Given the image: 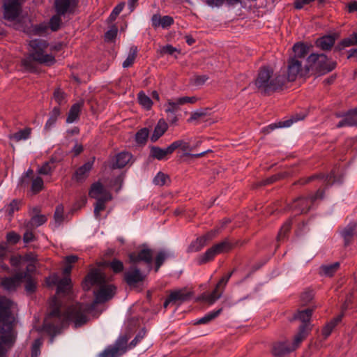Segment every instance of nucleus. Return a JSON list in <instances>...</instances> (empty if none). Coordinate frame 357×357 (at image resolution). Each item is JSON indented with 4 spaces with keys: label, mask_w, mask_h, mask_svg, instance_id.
Returning a JSON list of instances; mask_svg holds the SVG:
<instances>
[{
    "label": "nucleus",
    "mask_w": 357,
    "mask_h": 357,
    "mask_svg": "<svg viewBox=\"0 0 357 357\" xmlns=\"http://www.w3.org/2000/svg\"><path fill=\"white\" fill-rule=\"evenodd\" d=\"M51 311L45 319L44 330L52 335L51 343L54 341V336L61 332V328L68 321L75 324V327H80L88 321L87 313L91 310L88 304L76 303L68 308L64 314H61L60 305L56 298H53L51 301Z\"/></svg>",
    "instance_id": "1"
},
{
    "label": "nucleus",
    "mask_w": 357,
    "mask_h": 357,
    "mask_svg": "<svg viewBox=\"0 0 357 357\" xmlns=\"http://www.w3.org/2000/svg\"><path fill=\"white\" fill-rule=\"evenodd\" d=\"M93 285H97L99 287L94 292L95 303H105L111 299L115 294L116 287L107 284L105 274L97 268L91 270L82 283L83 289L85 290H89Z\"/></svg>",
    "instance_id": "2"
},
{
    "label": "nucleus",
    "mask_w": 357,
    "mask_h": 357,
    "mask_svg": "<svg viewBox=\"0 0 357 357\" xmlns=\"http://www.w3.org/2000/svg\"><path fill=\"white\" fill-rule=\"evenodd\" d=\"M49 44L43 39L31 40L29 42V56L22 60L23 66L29 70L34 69L33 61L46 66L53 65L56 60L55 56L47 52Z\"/></svg>",
    "instance_id": "3"
},
{
    "label": "nucleus",
    "mask_w": 357,
    "mask_h": 357,
    "mask_svg": "<svg viewBox=\"0 0 357 357\" xmlns=\"http://www.w3.org/2000/svg\"><path fill=\"white\" fill-rule=\"evenodd\" d=\"M257 88L264 94H269L282 89L284 85V78L281 71L275 73L271 66H261L255 81Z\"/></svg>",
    "instance_id": "4"
},
{
    "label": "nucleus",
    "mask_w": 357,
    "mask_h": 357,
    "mask_svg": "<svg viewBox=\"0 0 357 357\" xmlns=\"http://www.w3.org/2000/svg\"><path fill=\"white\" fill-rule=\"evenodd\" d=\"M13 306L14 303L10 299L0 296V333L2 334L13 330L15 320Z\"/></svg>",
    "instance_id": "5"
},
{
    "label": "nucleus",
    "mask_w": 357,
    "mask_h": 357,
    "mask_svg": "<svg viewBox=\"0 0 357 357\" xmlns=\"http://www.w3.org/2000/svg\"><path fill=\"white\" fill-rule=\"evenodd\" d=\"M307 71L313 70L319 74H326L335 68V61L329 60L324 54H311L307 59Z\"/></svg>",
    "instance_id": "6"
},
{
    "label": "nucleus",
    "mask_w": 357,
    "mask_h": 357,
    "mask_svg": "<svg viewBox=\"0 0 357 357\" xmlns=\"http://www.w3.org/2000/svg\"><path fill=\"white\" fill-rule=\"evenodd\" d=\"M71 270L72 266L66 264V266L63 270L64 277L60 278L57 274H53L47 279L46 282L47 285L51 286L56 284V293L58 294H68L72 287L71 280L69 277Z\"/></svg>",
    "instance_id": "7"
},
{
    "label": "nucleus",
    "mask_w": 357,
    "mask_h": 357,
    "mask_svg": "<svg viewBox=\"0 0 357 357\" xmlns=\"http://www.w3.org/2000/svg\"><path fill=\"white\" fill-rule=\"evenodd\" d=\"M307 67L304 70L302 67V62L297 58H290L288 61L287 70L281 71V75L284 78V85L294 82L298 76H303L307 73Z\"/></svg>",
    "instance_id": "8"
},
{
    "label": "nucleus",
    "mask_w": 357,
    "mask_h": 357,
    "mask_svg": "<svg viewBox=\"0 0 357 357\" xmlns=\"http://www.w3.org/2000/svg\"><path fill=\"white\" fill-rule=\"evenodd\" d=\"M231 245L227 241H224L217 243L208 249L203 255L197 257V264L199 265L206 264L212 261L217 255L224 252H227L231 249Z\"/></svg>",
    "instance_id": "9"
},
{
    "label": "nucleus",
    "mask_w": 357,
    "mask_h": 357,
    "mask_svg": "<svg viewBox=\"0 0 357 357\" xmlns=\"http://www.w3.org/2000/svg\"><path fill=\"white\" fill-rule=\"evenodd\" d=\"M324 192L321 190H318L314 195L310 196L307 198H298L291 205V209L296 214H301L307 212L313 202L317 199H322Z\"/></svg>",
    "instance_id": "10"
},
{
    "label": "nucleus",
    "mask_w": 357,
    "mask_h": 357,
    "mask_svg": "<svg viewBox=\"0 0 357 357\" xmlns=\"http://www.w3.org/2000/svg\"><path fill=\"white\" fill-rule=\"evenodd\" d=\"M234 272V270H233L229 273L225 275L217 283L213 291L211 293L203 294L202 295V299L210 305L213 304L218 299L221 297L224 289Z\"/></svg>",
    "instance_id": "11"
},
{
    "label": "nucleus",
    "mask_w": 357,
    "mask_h": 357,
    "mask_svg": "<svg viewBox=\"0 0 357 357\" xmlns=\"http://www.w3.org/2000/svg\"><path fill=\"white\" fill-rule=\"evenodd\" d=\"M26 0H3L4 19L15 21L22 12V6Z\"/></svg>",
    "instance_id": "12"
},
{
    "label": "nucleus",
    "mask_w": 357,
    "mask_h": 357,
    "mask_svg": "<svg viewBox=\"0 0 357 357\" xmlns=\"http://www.w3.org/2000/svg\"><path fill=\"white\" fill-rule=\"evenodd\" d=\"M128 337L123 336L119 338L114 345L108 347L98 357H119L127 350Z\"/></svg>",
    "instance_id": "13"
},
{
    "label": "nucleus",
    "mask_w": 357,
    "mask_h": 357,
    "mask_svg": "<svg viewBox=\"0 0 357 357\" xmlns=\"http://www.w3.org/2000/svg\"><path fill=\"white\" fill-rule=\"evenodd\" d=\"M153 251L146 247H144L138 252H131L128 255L129 261L135 265L139 262H144L149 266V270L151 268Z\"/></svg>",
    "instance_id": "14"
},
{
    "label": "nucleus",
    "mask_w": 357,
    "mask_h": 357,
    "mask_svg": "<svg viewBox=\"0 0 357 357\" xmlns=\"http://www.w3.org/2000/svg\"><path fill=\"white\" fill-rule=\"evenodd\" d=\"M78 0H55V12L63 16L73 14L77 8Z\"/></svg>",
    "instance_id": "15"
},
{
    "label": "nucleus",
    "mask_w": 357,
    "mask_h": 357,
    "mask_svg": "<svg viewBox=\"0 0 357 357\" xmlns=\"http://www.w3.org/2000/svg\"><path fill=\"white\" fill-rule=\"evenodd\" d=\"M145 278L146 275L134 264L124 273V280L130 287H136L138 283L143 282Z\"/></svg>",
    "instance_id": "16"
},
{
    "label": "nucleus",
    "mask_w": 357,
    "mask_h": 357,
    "mask_svg": "<svg viewBox=\"0 0 357 357\" xmlns=\"http://www.w3.org/2000/svg\"><path fill=\"white\" fill-rule=\"evenodd\" d=\"M89 195L96 200H112V199L111 193L98 181L91 185Z\"/></svg>",
    "instance_id": "17"
},
{
    "label": "nucleus",
    "mask_w": 357,
    "mask_h": 357,
    "mask_svg": "<svg viewBox=\"0 0 357 357\" xmlns=\"http://www.w3.org/2000/svg\"><path fill=\"white\" fill-rule=\"evenodd\" d=\"M26 275V273L20 272L13 277L5 278L1 280V286L8 291L14 290Z\"/></svg>",
    "instance_id": "18"
},
{
    "label": "nucleus",
    "mask_w": 357,
    "mask_h": 357,
    "mask_svg": "<svg viewBox=\"0 0 357 357\" xmlns=\"http://www.w3.org/2000/svg\"><path fill=\"white\" fill-rule=\"evenodd\" d=\"M93 160L88 161L82 166L79 167L73 176V178L77 182L84 181L89 176V172L92 169Z\"/></svg>",
    "instance_id": "19"
},
{
    "label": "nucleus",
    "mask_w": 357,
    "mask_h": 357,
    "mask_svg": "<svg viewBox=\"0 0 357 357\" xmlns=\"http://www.w3.org/2000/svg\"><path fill=\"white\" fill-rule=\"evenodd\" d=\"M151 23L153 28L161 26L163 29L169 27L174 23L171 16L165 15L162 17L160 14H154L151 17Z\"/></svg>",
    "instance_id": "20"
},
{
    "label": "nucleus",
    "mask_w": 357,
    "mask_h": 357,
    "mask_svg": "<svg viewBox=\"0 0 357 357\" xmlns=\"http://www.w3.org/2000/svg\"><path fill=\"white\" fill-rule=\"evenodd\" d=\"M293 351L289 342H278L273 344L272 354L275 357H282Z\"/></svg>",
    "instance_id": "21"
},
{
    "label": "nucleus",
    "mask_w": 357,
    "mask_h": 357,
    "mask_svg": "<svg viewBox=\"0 0 357 357\" xmlns=\"http://www.w3.org/2000/svg\"><path fill=\"white\" fill-rule=\"evenodd\" d=\"M310 331L311 328L307 324H301L300 326L298 332L295 335L293 343L290 344L293 351L299 347L300 344L306 338Z\"/></svg>",
    "instance_id": "22"
},
{
    "label": "nucleus",
    "mask_w": 357,
    "mask_h": 357,
    "mask_svg": "<svg viewBox=\"0 0 357 357\" xmlns=\"http://www.w3.org/2000/svg\"><path fill=\"white\" fill-rule=\"evenodd\" d=\"M337 128L344 126H357V109L350 110L344 116V119L337 124Z\"/></svg>",
    "instance_id": "23"
},
{
    "label": "nucleus",
    "mask_w": 357,
    "mask_h": 357,
    "mask_svg": "<svg viewBox=\"0 0 357 357\" xmlns=\"http://www.w3.org/2000/svg\"><path fill=\"white\" fill-rule=\"evenodd\" d=\"M131 158L132 155L128 152L119 153L115 156L111 167L112 169L123 168L130 162Z\"/></svg>",
    "instance_id": "24"
},
{
    "label": "nucleus",
    "mask_w": 357,
    "mask_h": 357,
    "mask_svg": "<svg viewBox=\"0 0 357 357\" xmlns=\"http://www.w3.org/2000/svg\"><path fill=\"white\" fill-rule=\"evenodd\" d=\"M174 152L172 149V144L166 149H161L158 146H153L151 149V155L159 160H164L168 155Z\"/></svg>",
    "instance_id": "25"
},
{
    "label": "nucleus",
    "mask_w": 357,
    "mask_h": 357,
    "mask_svg": "<svg viewBox=\"0 0 357 357\" xmlns=\"http://www.w3.org/2000/svg\"><path fill=\"white\" fill-rule=\"evenodd\" d=\"M82 106V102H77L72 105L66 119L68 123H72L79 118Z\"/></svg>",
    "instance_id": "26"
},
{
    "label": "nucleus",
    "mask_w": 357,
    "mask_h": 357,
    "mask_svg": "<svg viewBox=\"0 0 357 357\" xmlns=\"http://www.w3.org/2000/svg\"><path fill=\"white\" fill-rule=\"evenodd\" d=\"M171 300H173V303H183L190 299L191 294L185 290L180 289L170 293Z\"/></svg>",
    "instance_id": "27"
},
{
    "label": "nucleus",
    "mask_w": 357,
    "mask_h": 357,
    "mask_svg": "<svg viewBox=\"0 0 357 357\" xmlns=\"http://www.w3.org/2000/svg\"><path fill=\"white\" fill-rule=\"evenodd\" d=\"M167 125L163 120H160L154 128L153 133L151 136L153 142H156L167 130Z\"/></svg>",
    "instance_id": "28"
},
{
    "label": "nucleus",
    "mask_w": 357,
    "mask_h": 357,
    "mask_svg": "<svg viewBox=\"0 0 357 357\" xmlns=\"http://www.w3.org/2000/svg\"><path fill=\"white\" fill-rule=\"evenodd\" d=\"M335 43V38L332 36H325L321 38H319L316 44L323 50H330Z\"/></svg>",
    "instance_id": "29"
},
{
    "label": "nucleus",
    "mask_w": 357,
    "mask_h": 357,
    "mask_svg": "<svg viewBox=\"0 0 357 357\" xmlns=\"http://www.w3.org/2000/svg\"><path fill=\"white\" fill-rule=\"evenodd\" d=\"M181 98L168 100L165 105V112L172 114L177 112L180 109V107L183 105V102H181Z\"/></svg>",
    "instance_id": "30"
},
{
    "label": "nucleus",
    "mask_w": 357,
    "mask_h": 357,
    "mask_svg": "<svg viewBox=\"0 0 357 357\" xmlns=\"http://www.w3.org/2000/svg\"><path fill=\"white\" fill-rule=\"evenodd\" d=\"M342 315H338L337 317L328 322L322 329V335L326 339L332 333L336 325L342 320Z\"/></svg>",
    "instance_id": "31"
},
{
    "label": "nucleus",
    "mask_w": 357,
    "mask_h": 357,
    "mask_svg": "<svg viewBox=\"0 0 357 357\" xmlns=\"http://www.w3.org/2000/svg\"><path fill=\"white\" fill-rule=\"evenodd\" d=\"M206 237L200 236L192 241L188 248V252H196L201 250L206 245Z\"/></svg>",
    "instance_id": "32"
},
{
    "label": "nucleus",
    "mask_w": 357,
    "mask_h": 357,
    "mask_svg": "<svg viewBox=\"0 0 357 357\" xmlns=\"http://www.w3.org/2000/svg\"><path fill=\"white\" fill-rule=\"evenodd\" d=\"M303 119V116L300 117V118L296 117V118H293V119H289V120H287V121H284L282 122L280 121L278 123H272V124L269 125L267 128H264V132L269 133L270 132H271L272 130H273L274 129H275L277 128L289 127L293 123V122L297 121H298L300 119Z\"/></svg>",
    "instance_id": "33"
},
{
    "label": "nucleus",
    "mask_w": 357,
    "mask_h": 357,
    "mask_svg": "<svg viewBox=\"0 0 357 357\" xmlns=\"http://www.w3.org/2000/svg\"><path fill=\"white\" fill-rule=\"evenodd\" d=\"M222 309L220 308L217 310L209 312L208 313L206 314L203 317L197 319L195 321V324H206L211 322L212 320L215 319L216 317H218L220 313L222 312Z\"/></svg>",
    "instance_id": "34"
},
{
    "label": "nucleus",
    "mask_w": 357,
    "mask_h": 357,
    "mask_svg": "<svg viewBox=\"0 0 357 357\" xmlns=\"http://www.w3.org/2000/svg\"><path fill=\"white\" fill-rule=\"evenodd\" d=\"M308 47L306 45L302 43H297L293 46V51L294 52V57L298 59L304 58L308 53Z\"/></svg>",
    "instance_id": "35"
},
{
    "label": "nucleus",
    "mask_w": 357,
    "mask_h": 357,
    "mask_svg": "<svg viewBox=\"0 0 357 357\" xmlns=\"http://www.w3.org/2000/svg\"><path fill=\"white\" fill-rule=\"evenodd\" d=\"M312 314V309H305L303 310L298 311L296 314L294 315L295 319H299L302 324H307L309 325L310 318Z\"/></svg>",
    "instance_id": "36"
},
{
    "label": "nucleus",
    "mask_w": 357,
    "mask_h": 357,
    "mask_svg": "<svg viewBox=\"0 0 357 357\" xmlns=\"http://www.w3.org/2000/svg\"><path fill=\"white\" fill-rule=\"evenodd\" d=\"M31 132V129L30 128H26L13 133V135H10L9 137L10 139L17 142L21 140H26L29 138Z\"/></svg>",
    "instance_id": "37"
},
{
    "label": "nucleus",
    "mask_w": 357,
    "mask_h": 357,
    "mask_svg": "<svg viewBox=\"0 0 357 357\" xmlns=\"http://www.w3.org/2000/svg\"><path fill=\"white\" fill-rule=\"evenodd\" d=\"M339 267V262H335L328 265H324L321 266V273L326 276L331 277L338 270Z\"/></svg>",
    "instance_id": "38"
},
{
    "label": "nucleus",
    "mask_w": 357,
    "mask_h": 357,
    "mask_svg": "<svg viewBox=\"0 0 357 357\" xmlns=\"http://www.w3.org/2000/svg\"><path fill=\"white\" fill-rule=\"evenodd\" d=\"M47 221L46 216L43 215H36L31 218L27 224V227L29 229L38 227Z\"/></svg>",
    "instance_id": "39"
},
{
    "label": "nucleus",
    "mask_w": 357,
    "mask_h": 357,
    "mask_svg": "<svg viewBox=\"0 0 357 357\" xmlns=\"http://www.w3.org/2000/svg\"><path fill=\"white\" fill-rule=\"evenodd\" d=\"M137 47L133 46V47H130L129 54H128L126 59L123 63V68L130 67L134 63V61L137 57Z\"/></svg>",
    "instance_id": "40"
},
{
    "label": "nucleus",
    "mask_w": 357,
    "mask_h": 357,
    "mask_svg": "<svg viewBox=\"0 0 357 357\" xmlns=\"http://www.w3.org/2000/svg\"><path fill=\"white\" fill-rule=\"evenodd\" d=\"M357 226L356 222H350L342 231V235L344 238L345 243H347L348 241L353 236L354 231L356 229Z\"/></svg>",
    "instance_id": "41"
},
{
    "label": "nucleus",
    "mask_w": 357,
    "mask_h": 357,
    "mask_svg": "<svg viewBox=\"0 0 357 357\" xmlns=\"http://www.w3.org/2000/svg\"><path fill=\"white\" fill-rule=\"evenodd\" d=\"M138 101L139 103L146 109H150L153 105V102L151 98L143 91L138 93Z\"/></svg>",
    "instance_id": "42"
},
{
    "label": "nucleus",
    "mask_w": 357,
    "mask_h": 357,
    "mask_svg": "<svg viewBox=\"0 0 357 357\" xmlns=\"http://www.w3.org/2000/svg\"><path fill=\"white\" fill-rule=\"evenodd\" d=\"M62 16L63 15H59L58 13H56V14L54 15L51 17L49 24H50V28L51 29L52 31H56L57 30L59 29L61 24V22H62V20H61Z\"/></svg>",
    "instance_id": "43"
},
{
    "label": "nucleus",
    "mask_w": 357,
    "mask_h": 357,
    "mask_svg": "<svg viewBox=\"0 0 357 357\" xmlns=\"http://www.w3.org/2000/svg\"><path fill=\"white\" fill-rule=\"evenodd\" d=\"M241 0H206V3L212 7L221 6L225 2H226L228 5H235L240 2Z\"/></svg>",
    "instance_id": "44"
},
{
    "label": "nucleus",
    "mask_w": 357,
    "mask_h": 357,
    "mask_svg": "<svg viewBox=\"0 0 357 357\" xmlns=\"http://www.w3.org/2000/svg\"><path fill=\"white\" fill-rule=\"evenodd\" d=\"M60 114V109L56 107H54L50 113V116L45 124V128H50L52 127L56 121L57 118L59 116Z\"/></svg>",
    "instance_id": "45"
},
{
    "label": "nucleus",
    "mask_w": 357,
    "mask_h": 357,
    "mask_svg": "<svg viewBox=\"0 0 357 357\" xmlns=\"http://www.w3.org/2000/svg\"><path fill=\"white\" fill-rule=\"evenodd\" d=\"M43 180L42 178L37 176L33 179L31 189L33 194H37L43 190Z\"/></svg>",
    "instance_id": "46"
},
{
    "label": "nucleus",
    "mask_w": 357,
    "mask_h": 357,
    "mask_svg": "<svg viewBox=\"0 0 357 357\" xmlns=\"http://www.w3.org/2000/svg\"><path fill=\"white\" fill-rule=\"evenodd\" d=\"M149 132L146 128L139 130L135 135L136 142L138 144H145L147 140Z\"/></svg>",
    "instance_id": "47"
},
{
    "label": "nucleus",
    "mask_w": 357,
    "mask_h": 357,
    "mask_svg": "<svg viewBox=\"0 0 357 357\" xmlns=\"http://www.w3.org/2000/svg\"><path fill=\"white\" fill-rule=\"evenodd\" d=\"M109 201L104 199L96 200L94 206V215L97 219L100 218V212L105 209V203Z\"/></svg>",
    "instance_id": "48"
},
{
    "label": "nucleus",
    "mask_w": 357,
    "mask_h": 357,
    "mask_svg": "<svg viewBox=\"0 0 357 357\" xmlns=\"http://www.w3.org/2000/svg\"><path fill=\"white\" fill-rule=\"evenodd\" d=\"M167 257L168 255L165 251H160L158 253L155 259V272L158 271L159 268L162 265Z\"/></svg>",
    "instance_id": "49"
},
{
    "label": "nucleus",
    "mask_w": 357,
    "mask_h": 357,
    "mask_svg": "<svg viewBox=\"0 0 357 357\" xmlns=\"http://www.w3.org/2000/svg\"><path fill=\"white\" fill-rule=\"evenodd\" d=\"M340 45L343 47L357 45V31L351 34L349 38L343 39L340 42Z\"/></svg>",
    "instance_id": "50"
},
{
    "label": "nucleus",
    "mask_w": 357,
    "mask_h": 357,
    "mask_svg": "<svg viewBox=\"0 0 357 357\" xmlns=\"http://www.w3.org/2000/svg\"><path fill=\"white\" fill-rule=\"evenodd\" d=\"M19 208L20 202L17 199H14L5 207V211L8 215L12 216L15 211H18Z\"/></svg>",
    "instance_id": "51"
},
{
    "label": "nucleus",
    "mask_w": 357,
    "mask_h": 357,
    "mask_svg": "<svg viewBox=\"0 0 357 357\" xmlns=\"http://www.w3.org/2000/svg\"><path fill=\"white\" fill-rule=\"evenodd\" d=\"M208 77L206 75H195L191 79V83L195 86L203 85L207 80Z\"/></svg>",
    "instance_id": "52"
},
{
    "label": "nucleus",
    "mask_w": 357,
    "mask_h": 357,
    "mask_svg": "<svg viewBox=\"0 0 357 357\" xmlns=\"http://www.w3.org/2000/svg\"><path fill=\"white\" fill-rule=\"evenodd\" d=\"M109 267L114 273H119L123 270V264L121 261L114 259L109 263Z\"/></svg>",
    "instance_id": "53"
},
{
    "label": "nucleus",
    "mask_w": 357,
    "mask_h": 357,
    "mask_svg": "<svg viewBox=\"0 0 357 357\" xmlns=\"http://www.w3.org/2000/svg\"><path fill=\"white\" fill-rule=\"evenodd\" d=\"M178 148H181L184 151L190 150L189 143L183 140H177L172 143V149L174 151Z\"/></svg>",
    "instance_id": "54"
},
{
    "label": "nucleus",
    "mask_w": 357,
    "mask_h": 357,
    "mask_svg": "<svg viewBox=\"0 0 357 357\" xmlns=\"http://www.w3.org/2000/svg\"><path fill=\"white\" fill-rule=\"evenodd\" d=\"M63 211H64V208H63V205H58L56 207L54 215V218L56 222L61 224L63 222V218H64Z\"/></svg>",
    "instance_id": "55"
},
{
    "label": "nucleus",
    "mask_w": 357,
    "mask_h": 357,
    "mask_svg": "<svg viewBox=\"0 0 357 357\" xmlns=\"http://www.w3.org/2000/svg\"><path fill=\"white\" fill-rule=\"evenodd\" d=\"M291 225V220L287 221L281 227L278 235V241H281L283 239L285 236V235L288 233V231L290 230Z\"/></svg>",
    "instance_id": "56"
},
{
    "label": "nucleus",
    "mask_w": 357,
    "mask_h": 357,
    "mask_svg": "<svg viewBox=\"0 0 357 357\" xmlns=\"http://www.w3.org/2000/svg\"><path fill=\"white\" fill-rule=\"evenodd\" d=\"M321 178L324 179V182L327 186L331 185L337 181L335 179V171H332L329 174L326 176L321 175ZM337 181L340 182V180H338Z\"/></svg>",
    "instance_id": "57"
},
{
    "label": "nucleus",
    "mask_w": 357,
    "mask_h": 357,
    "mask_svg": "<svg viewBox=\"0 0 357 357\" xmlns=\"http://www.w3.org/2000/svg\"><path fill=\"white\" fill-rule=\"evenodd\" d=\"M66 96V93L59 89L55 90L54 93V98L59 105H62L65 102Z\"/></svg>",
    "instance_id": "58"
},
{
    "label": "nucleus",
    "mask_w": 357,
    "mask_h": 357,
    "mask_svg": "<svg viewBox=\"0 0 357 357\" xmlns=\"http://www.w3.org/2000/svg\"><path fill=\"white\" fill-rule=\"evenodd\" d=\"M124 6H125V3L122 2V3H119L117 6H116L114 7L112 13L109 15V19L111 21L116 20V17L123 10Z\"/></svg>",
    "instance_id": "59"
},
{
    "label": "nucleus",
    "mask_w": 357,
    "mask_h": 357,
    "mask_svg": "<svg viewBox=\"0 0 357 357\" xmlns=\"http://www.w3.org/2000/svg\"><path fill=\"white\" fill-rule=\"evenodd\" d=\"M146 331L144 329L141 330L135 336L134 340L129 344L130 349L135 347L145 336Z\"/></svg>",
    "instance_id": "60"
},
{
    "label": "nucleus",
    "mask_w": 357,
    "mask_h": 357,
    "mask_svg": "<svg viewBox=\"0 0 357 357\" xmlns=\"http://www.w3.org/2000/svg\"><path fill=\"white\" fill-rule=\"evenodd\" d=\"M49 26L46 24H40L36 25L33 29V32L36 35H43L46 33Z\"/></svg>",
    "instance_id": "61"
},
{
    "label": "nucleus",
    "mask_w": 357,
    "mask_h": 357,
    "mask_svg": "<svg viewBox=\"0 0 357 357\" xmlns=\"http://www.w3.org/2000/svg\"><path fill=\"white\" fill-rule=\"evenodd\" d=\"M27 274L26 277L24 279H26V284L25 285V289L26 291L29 292H33L36 289V282L31 278L29 273H26Z\"/></svg>",
    "instance_id": "62"
},
{
    "label": "nucleus",
    "mask_w": 357,
    "mask_h": 357,
    "mask_svg": "<svg viewBox=\"0 0 357 357\" xmlns=\"http://www.w3.org/2000/svg\"><path fill=\"white\" fill-rule=\"evenodd\" d=\"M168 178L167 176L162 172L158 173L153 179V183L158 185H163L166 180Z\"/></svg>",
    "instance_id": "63"
},
{
    "label": "nucleus",
    "mask_w": 357,
    "mask_h": 357,
    "mask_svg": "<svg viewBox=\"0 0 357 357\" xmlns=\"http://www.w3.org/2000/svg\"><path fill=\"white\" fill-rule=\"evenodd\" d=\"M7 241L12 244H16L20 240V236L15 231H10L7 234Z\"/></svg>",
    "instance_id": "64"
}]
</instances>
